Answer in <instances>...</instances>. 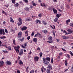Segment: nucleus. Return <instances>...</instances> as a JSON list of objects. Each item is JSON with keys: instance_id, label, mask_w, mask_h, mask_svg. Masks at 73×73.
Returning <instances> with one entry per match:
<instances>
[{"instance_id": "f257e3e1", "label": "nucleus", "mask_w": 73, "mask_h": 73, "mask_svg": "<svg viewBox=\"0 0 73 73\" xmlns=\"http://www.w3.org/2000/svg\"><path fill=\"white\" fill-rule=\"evenodd\" d=\"M42 59L43 60V63H44L45 65H48L49 64V61H48L47 60H46L45 58H43Z\"/></svg>"}, {"instance_id": "f03ea898", "label": "nucleus", "mask_w": 73, "mask_h": 73, "mask_svg": "<svg viewBox=\"0 0 73 73\" xmlns=\"http://www.w3.org/2000/svg\"><path fill=\"white\" fill-rule=\"evenodd\" d=\"M48 39L49 41H47V42H49V43H53V41H52V36H50L48 38Z\"/></svg>"}, {"instance_id": "7ed1b4c3", "label": "nucleus", "mask_w": 73, "mask_h": 73, "mask_svg": "<svg viewBox=\"0 0 73 73\" xmlns=\"http://www.w3.org/2000/svg\"><path fill=\"white\" fill-rule=\"evenodd\" d=\"M5 31L4 29H1L0 30V34L1 35H5Z\"/></svg>"}, {"instance_id": "20e7f679", "label": "nucleus", "mask_w": 73, "mask_h": 73, "mask_svg": "<svg viewBox=\"0 0 73 73\" xmlns=\"http://www.w3.org/2000/svg\"><path fill=\"white\" fill-rule=\"evenodd\" d=\"M39 59V57L37 56H36L34 57V61L37 62L38 61V59Z\"/></svg>"}, {"instance_id": "39448f33", "label": "nucleus", "mask_w": 73, "mask_h": 73, "mask_svg": "<svg viewBox=\"0 0 73 73\" xmlns=\"http://www.w3.org/2000/svg\"><path fill=\"white\" fill-rule=\"evenodd\" d=\"M6 64L7 65H11L12 64V63L11 62V61L7 60L6 62Z\"/></svg>"}, {"instance_id": "423d86ee", "label": "nucleus", "mask_w": 73, "mask_h": 73, "mask_svg": "<svg viewBox=\"0 0 73 73\" xmlns=\"http://www.w3.org/2000/svg\"><path fill=\"white\" fill-rule=\"evenodd\" d=\"M4 64V62L3 61L1 60L0 61V67L3 66Z\"/></svg>"}, {"instance_id": "0eeeda50", "label": "nucleus", "mask_w": 73, "mask_h": 73, "mask_svg": "<svg viewBox=\"0 0 73 73\" xmlns=\"http://www.w3.org/2000/svg\"><path fill=\"white\" fill-rule=\"evenodd\" d=\"M52 10H53L54 13V14L56 15L57 13V10L54 9V8H53Z\"/></svg>"}, {"instance_id": "6e6552de", "label": "nucleus", "mask_w": 73, "mask_h": 73, "mask_svg": "<svg viewBox=\"0 0 73 73\" xmlns=\"http://www.w3.org/2000/svg\"><path fill=\"white\" fill-rule=\"evenodd\" d=\"M62 37L63 39H64V40H68V36H65V35L63 36H62Z\"/></svg>"}, {"instance_id": "1a4fd4ad", "label": "nucleus", "mask_w": 73, "mask_h": 73, "mask_svg": "<svg viewBox=\"0 0 73 73\" xmlns=\"http://www.w3.org/2000/svg\"><path fill=\"white\" fill-rule=\"evenodd\" d=\"M22 35V32H19L18 33V37L21 38V36Z\"/></svg>"}, {"instance_id": "9d476101", "label": "nucleus", "mask_w": 73, "mask_h": 73, "mask_svg": "<svg viewBox=\"0 0 73 73\" xmlns=\"http://www.w3.org/2000/svg\"><path fill=\"white\" fill-rule=\"evenodd\" d=\"M27 29V27L25 26L23 27L21 29L22 31H23L26 30Z\"/></svg>"}, {"instance_id": "9b49d317", "label": "nucleus", "mask_w": 73, "mask_h": 73, "mask_svg": "<svg viewBox=\"0 0 73 73\" xmlns=\"http://www.w3.org/2000/svg\"><path fill=\"white\" fill-rule=\"evenodd\" d=\"M35 22L36 24H38V23H39V24H40L41 23V21L40 20H38V19L36 20L35 21Z\"/></svg>"}, {"instance_id": "f8f14e48", "label": "nucleus", "mask_w": 73, "mask_h": 73, "mask_svg": "<svg viewBox=\"0 0 73 73\" xmlns=\"http://www.w3.org/2000/svg\"><path fill=\"white\" fill-rule=\"evenodd\" d=\"M48 68H49L48 69H50V70H52L53 69L52 68V66L50 65H48Z\"/></svg>"}, {"instance_id": "ddd939ff", "label": "nucleus", "mask_w": 73, "mask_h": 73, "mask_svg": "<svg viewBox=\"0 0 73 73\" xmlns=\"http://www.w3.org/2000/svg\"><path fill=\"white\" fill-rule=\"evenodd\" d=\"M23 54V50H21L20 52H19V55L20 56V55H21Z\"/></svg>"}, {"instance_id": "4468645a", "label": "nucleus", "mask_w": 73, "mask_h": 73, "mask_svg": "<svg viewBox=\"0 0 73 73\" xmlns=\"http://www.w3.org/2000/svg\"><path fill=\"white\" fill-rule=\"evenodd\" d=\"M10 22L11 23H14V21H13V19L12 17H10Z\"/></svg>"}, {"instance_id": "2eb2a0df", "label": "nucleus", "mask_w": 73, "mask_h": 73, "mask_svg": "<svg viewBox=\"0 0 73 73\" xmlns=\"http://www.w3.org/2000/svg\"><path fill=\"white\" fill-rule=\"evenodd\" d=\"M14 49L16 51V52H17V53L18 54L19 52V49L16 48H14Z\"/></svg>"}, {"instance_id": "dca6fc26", "label": "nucleus", "mask_w": 73, "mask_h": 73, "mask_svg": "<svg viewBox=\"0 0 73 73\" xmlns=\"http://www.w3.org/2000/svg\"><path fill=\"white\" fill-rule=\"evenodd\" d=\"M45 59L46 60L48 61H50V59L49 57H47L46 58H45Z\"/></svg>"}, {"instance_id": "f3484780", "label": "nucleus", "mask_w": 73, "mask_h": 73, "mask_svg": "<svg viewBox=\"0 0 73 73\" xmlns=\"http://www.w3.org/2000/svg\"><path fill=\"white\" fill-rule=\"evenodd\" d=\"M61 16V14H57V15H56V16L57 17H58V18H59L60 16Z\"/></svg>"}, {"instance_id": "a211bd4d", "label": "nucleus", "mask_w": 73, "mask_h": 73, "mask_svg": "<svg viewBox=\"0 0 73 73\" xmlns=\"http://www.w3.org/2000/svg\"><path fill=\"white\" fill-rule=\"evenodd\" d=\"M70 19H68L66 20V25H68V23H70Z\"/></svg>"}, {"instance_id": "6ab92c4d", "label": "nucleus", "mask_w": 73, "mask_h": 73, "mask_svg": "<svg viewBox=\"0 0 73 73\" xmlns=\"http://www.w3.org/2000/svg\"><path fill=\"white\" fill-rule=\"evenodd\" d=\"M42 32H44V33L45 34H46L48 33V31L46 30H44V31L43 30L42 31Z\"/></svg>"}, {"instance_id": "aec40b11", "label": "nucleus", "mask_w": 73, "mask_h": 73, "mask_svg": "<svg viewBox=\"0 0 73 73\" xmlns=\"http://www.w3.org/2000/svg\"><path fill=\"white\" fill-rule=\"evenodd\" d=\"M19 40L21 41V42H23V40H24V38L23 37L22 39L21 38H19L18 39Z\"/></svg>"}, {"instance_id": "412c9836", "label": "nucleus", "mask_w": 73, "mask_h": 73, "mask_svg": "<svg viewBox=\"0 0 73 73\" xmlns=\"http://www.w3.org/2000/svg\"><path fill=\"white\" fill-rule=\"evenodd\" d=\"M32 3L33 4V5L34 6H36V5H37V4H35V1H33L32 2Z\"/></svg>"}, {"instance_id": "4be33fe9", "label": "nucleus", "mask_w": 73, "mask_h": 73, "mask_svg": "<svg viewBox=\"0 0 73 73\" xmlns=\"http://www.w3.org/2000/svg\"><path fill=\"white\" fill-rule=\"evenodd\" d=\"M19 64L21 66L22 65H23V63L21 60H20L19 62Z\"/></svg>"}, {"instance_id": "5701e85b", "label": "nucleus", "mask_w": 73, "mask_h": 73, "mask_svg": "<svg viewBox=\"0 0 73 73\" xmlns=\"http://www.w3.org/2000/svg\"><path fill=\"white\" fill-rule=\"evenodd\" d=\"M40 5L41 6H42V7H46V5L44 3H42H42H41Z\"/></svg>"}, {"instance_id": "b1692460", "label": "nucleus", "mask_w": 73, "mask_h": 73, "mask_svg": "<svg viewBox=\"0 0 73 73\" xmlns=\"http://www.w3.org/2000/svg\"><path fill=\"white\" fill-rule=\"evenodd\" d=\"M58 18L56 17L54 19V22H56L57 21H58Z\"/></svg>"}, {"instance_id": "393cba45", "label": "nucleus", "mask_w": 73, "mask_h": 73, "mask_svg": "<svg viewBox=\"0 0 73 73\" xmlns=\"http://www.w3.org/2000/svg\"><path fill=\"white\" fill-rule=\"evenodd\" d=\"M22 22H19V23H17L18 26H20V25H21V24H22Z\"/></svg>"}, {"instance_id": "a878e982", "label": "nucleus", "mask_w": 73, "mask_h": 73, "mask_svg": "<svg viewBox=\"0 0 73 73\" xmlns=\"http://www.w3.org/2000/svg\"><path fill=\"white\" fill-rule=\"evenodd\" d=\"M46 72L47 73H50V69H48L46 70Z\"/></svg>"}, {"instance_id": "bb28decb", "label": "nucleus", "mask_w": 73, "mask_h": 73, "mask_svg": "<svg viewBox=\"0 0 73 73\" xmlns=\"http://www.w3.org/2000/svg\"><path fill=\"white\" fill-rule=\"evenodd\" d=\"M42 37V35H41V34L39 33H38V37H39V38H41V37Z\"/></svg>"}, {"instance_id": "cd10ccee", "label": "nucleus", "mask_w": 73, "mask_h": 73, "mask_svg": "<svg viewBox=\"0 0 73 73\" xmlns=\"http://www.w3.org/2000/svg\"><path fill=\"white\" fill-rule=\"evenodd\" d=\"M68 31L70 33H72L73 32V30L72 29H68Z\"/></svg>"}, {"instance_id": "c85d7f7f", "label": "nucleus", "mask_w": 73, "mask_h": 73, "mask_svg": "<svg viewBox=\"0 0 73 73\" xmlns=\"http://www.w3.org/2000/svg\"><path fill=\"white\" fill-rule=\"evenodd\" d=\"M64 62H65V64L66 66H68L67 64H68V63L67 62V60H66Z\"/></svg>"}, {"instance_id": "c756f323", "label": "nucleus", "mask_w": 73, "mask_h": 73, "mask_svg": "<svg viewBox=\"0 0 73 73\" xmlns=\"http://www.w3.org/2000/svg\"><path fill=\"white\" fill-rule=\"evenodd\" d=\"M14 48H16V49H19L20 48V46H17V47H14Z\"/></svg>"}, {"instance_id": "7c9ffc66", "label": "nucleus", "mask_w": 73, "mask_h": 73, "mask_svg": "<svg viewBox=\"0 0 73 73\" xmlns=\"http://www.w3.org/2000/svg\"><path fill=\"white\" fill-rule=\"evenodd\" d=\"M37 38H34L33 40V41L34 42H36L37 41Z\"/></svg>"}, {"instance_id": "2f4dec72", "label": "nucleus", "mask_w": 73, "mask_h": 73, "mask_svg": "<svg viewBox=\"0 0 73 73\" xmlns=\"http://www.w3.org/2000/svg\"><path fill=\"white\" fill-rule=\"evenodd\" d=\"M3 53H8V51H7V50H3Z\"/></svg>"}, {"instance_id": "473e14b6", "label": "nucleus", "mask_w": 73, "mask_h": 73, "mask_svg": "<svg viewBox=\"0 0 73 73\" xmlns=\"http://www.w3.org/2000/svg\"><path fill=\"white\" fill-rule=\"evenodd\" d=\"M19 3H17L14 6L17 7L19 6Z\"/></svg>"}, {"instance_id": "72a5a7b5", "label": "nucleus", "mask_w": 73, "mask_h": 73, "mask_svg": "<svg viewBox=\"0 0 73 73\" xmlns=\"http://www.w3.org/2000/svg\"><path fill=\"white\" fill-rule=\"evenodd\" d=\"M42 15L41 13H39L38 15V17H41L42 16Z\"/></svg>"}, {"instance_id": "f704fd0d", "label": "nucleus", "mask_w": 73, "mask_h": 73, "mask_svg": "<svg viewBox=\"0 0 73 73\" xmlns=\"http://www.w3.org/2000/svg\"><path fill=\"white\" fill-rule=\"evenodd\" d=\"M34 37H38V33H37L34 36Z\"/></svg>"}, {"instance_id": "c9c22d12", "label": "nucleus", "mask_w": 73, "mask_h": 73, "mask_svg": "<svg viewBox=\"0 0 73 73\" xmlns=\"http://www.w3.org/2000/svg\"><path fill=\"white\" fill-rule=\"evenodd\" d=\"M18 21L19 22H22V20L21 19V18H19L18 19Z\"/></svg>"}, {"instance_id": "e433bc0d", "label": "nucleus", "mask_w": 73, "mask_h": 73, "mask_svg": "<svg viewBox=\"0 0 73 73\" xmlns=\"http://www.w3.org/2000/svg\"><path fill=\"white\" fill-rule=\"evenodd\" d=\"M12 2V3H13V4H15V2H16L15 0H11Z\"/></svg>"}, {"instance_id": "4c0bfd02", "label": "nucleus", "mask_w": 73, "mask_h": 73, "mask_svg": "<svg viewBox=\"0 0 73 73\" xmlns=\"http://www.w3.org/2000/svg\"><path fill=\"white\" fill-rule=\"evenodd\" d=\"M25 36L27 37L28 36V31H27L25 32Z\"/></svg>"}, {"instance_id": "58836bf2", "label": "nucleus", "mask_w": 73, "mask_h": 73, "mask_svg": "<svg viewBox=\"0 0 73 73\" xmlns=\"http://www.w3.org/2000/svg\"><path fill=\"white\" fill-rule=\"evenodd\" d=\"M42 52H40V53H39V55H40V57H42Z\"/></svg>"}, {"instance_id": "ea45409f", "label": "nucleus", "mask_w": 73, "mask_h": 73, "mask_svg": "<svg viewBox=\"0 0 73 73\" xmlns=\"http://www.w3.org/2000/svg\"><path fill=\"white\" fill-rule=\"evenodd\" d=\"M70 53L71 55V56H73V53H72V51H70Z\"/></svg>"}, {"instance_id": "a19ab883", "label": "nucleus", "mask_w": 73, "mask_h": 73, "mask_svg": "<svg viewBox=\"0 0 73 73\" xmlns=\"http://www.w3.org/2000/svg\"><path fill=\"white\" fill-rule=\"evenodd\" d=\"M13 44L14 45H16V42H15V40H13Z\"/></svg>"}, {"instance_id": "79ce46f5", "label": "nucleus", "mask_w": 73, "mask_h": 73, "mask_svg": "<svg viewBox=\"0 0 73 73\" xmlns=\"http://www.w3.org/2000/svg\"><path fill=\"white\" fill-rule=\"evenodd\" d=\"M5 33H8V31H7V30L6 29H5Z\"/></svg>"}, {"instance_id": "37998d69", "label": "nucleus", "mask_w": 73, "mask_h": 73, "mask_svg": "<svg viewBox=\"0 0 73 73\" xmlns=\"http://www.w3.org/2000/svg\"><path fill=\"white\" fill-rule=\"evenodd\" d=\"M19 2V4H21V5H24V4H23V2L22 1H20Z\"/></svg>"}, {"instance_id": "c03bdc74", "label": "nucleus", "mask_w": 73, "mask_h": 73, "mask_svg": "<svg viewBox=\"0 0 73 73\" xmlns=\"http://www.w3.org/2000/svg\"><path fill=\"white\" fill-rule=\"evenodd\" d=\"M23 45L25 46H27V43H24Z\"/></svg>"}, {"instance_id": "a18cd8bd", "label": "nucleus", "mask_w": 73, "mask_h": 73, "mask_svg": "<svg viewBox=\"0 0 73 73\" xmlns=\"http://www.w3.org/2000/svg\"><path fill=\"white\" fill-rule=\"evenodd\" d=\"M70 25L71 27H73V23H70Z\"/></svg>"}, {"instance_id": "49530a36", "label": "nucleus", "mask_w": 73, "mask_h": 73, "mask_svg": "<svg viewBox=\"0 0 73 73\" xmlns=\"http://www.w3.org/2000/svg\"><path fill=\"white\" fill-rule=\"evenodd\" d=\"M8 49L9 50H12V49H11V47L10 46L9 47Z\"/></svg>"}, {"instance_id": "de8ad7c7", "label": "nucleus", "mask_w": 73, "mask_h": 73, "mask_svg": "<svg viewBox=\"0 0 73 73\" xmlns=\"http://www.w3.org/2000/svg\"><path fill=\"white\" fill-rule=\"evenodd\" d=\"M67 56H66V57H68V58H70V55H69V54H68L67 55Z\"/></svg>"}, {"instance_id": "09e8293b", "label": "nucleus", "mask_w": 73, "mask_h": 73, "mask_svg": "<svg viewBox=\"0 0 73 73\" xmlns=\"http://www.w3.org/2000/svg\"><path fill=\"white\" fill-rule=\"evenodd\" d=\"M21 46H22V48H26V46H24V45H21Z\"/></svg>"}, {"instance_id": "8fccbe9b", "label": "nucleus", "mask_w": 73, "mask_h": 73, "mask_svg": "<svg viewBox=\"0 0 73 73\" xmlns=\"http://www.w3.org/2000/svg\"><path fill=\"white\" fill-rule=\"evenodd\" d=\"M13 31H14V30H13V29H11L10 30V32H13Z\"/></svg>"}, {"instance_id": "3c124183", "label": "nucleus", "mask_w": 73, "mask_h": 73, "mask_svg": "<svg viewBox=\"0 0 73 73\" xmlns=\"http://www.w3.org/2000/svg\"><path fill=\"white\" fill-rule=\"evenodd\" d=\"M51 63L52 64H53V58H52L51 59Z\"/></svg>"}, {"instance_id": "603ef678", "label": "nucleus", "mask_w": 73, "mask_h": 73, "mask_svg": "<svg viewBox=\"0 0 73 73\" xmlns=\"http://www.w3.org/2000/svg\"><path fill=\"white\" fill-rule=\"evenodd\" d=\"M62 54H63V53L62 52H60L59 53V56H61V55H62Z\"/></svg>"}, {"instance_id": "864d4df0", "label": "nucleus", "mask_w": 73, "mask_h": 73, "mask_svg": "<svg viewBox=\"0 0 73 73\" xmlns=\"http://www.w3.org/2000/svg\"><path fill=\"white\" fill-rule=\"evenodd\" d=\"M31 36H34V32H33L31 34Z\"/></svg>"}, {"instance_id": "5fc2aeb1", "label": "nucleus", "mask_w": 73, "mask_h": 73, "mask_svg": "<svg viewBox=\"0 0 73 73\" xmlns=\"http://www.w3.org/2000/svg\"><path fill=\"white\" fill-rule=\"evenodd\" d=\"M52 33L54 36H55V34L54 33V31H52Z\"/></svg>"}, {"instance_id": "6e6d98bb", "label": "nucleus", "mask_w": 73, "mask_h": 73, "mask_svg": "<svg viewBox=\"0 0 73 73\" xmlns=\"http://www.w3.org/2000/svg\"><path fill=\"white\" fill-rule=\"evenodd\" d=\"M23 1H25L26 3H28V0H23Z\"/></svg>"}, {"instance_id": "4d7b16f0", "label": "nucleus", "mask_w": 73, "mask_h": 73, "mask_svg": "<svg viewBox=\"0 0 73 73\" xmlns=\"http://www.w3.org/2000/svg\"><path fill=\"white\" fill-rule=\"evenodd\" d=\"M62 50H63V51H64V52H66V50L62 48Z\"/></svg>"}, {"instance_id": "13d9d810", "label": "nucleus", "mask_w": 73, "mask_h": 73, "mask_svg": "<svg viewBox=\"0 0 73 73\" xmlns=\"http://www.w3.org/2000/svg\"><path fill=\"white\" fill-rule=\"evenodd\" d=\"M31 38V36H28V40H29V39Z\"/></svg>"}, {"instance_id": "bf43d9fd", "label": "nucleus", "mask_w": 73, "mask_h": 73, "mask_svg": "<svg viewBox=\"0 0 73 73\" xmlns=\"http://www.w3.org/2000/svg\"><path fill=\"white\" fill-rule=\"evenodd\" d=\"M31 71L32 73H35V70H32Z\"/></svg>"}, {"instance_id": "052dcab7", "label": "nucleus", "mask_w": 73, "mask_h": 73, "mask_svg": "<svg viewBox=\"0 0 73 73\" xmlns=\"http://www.w3.org/2000/svg\"><path fill=\"white\" fill-rule=\"evenodd\" d=\"M17 73H20V70H17Z\"/></svg>"}, {"instance_id": "680f3d73", "label": "nucleus", "mask_w": 73, "mask_h": 73, "mask_svg": "<svg viewBox=\"0 0 73 73\" xmlns=\"http://www.w3.org/2000/svg\"><path fill=\"white\" fill-rule=\"evenodd\" d=\"M58 60H59V59H60V56H58Z\"/></svg>"}, {"instance_id": "e2e57ef3", "label": "nucleus", "mask_w": 73, "mask_h": 73, "mask_svg": "<svg viewBox=\"0 0 73 73\" xmlns=\"http://www.w3.org/2000/svg\"><path fill=\"white\" fill-rule=\"evenodd\" d=\"M67 7L68 9H69L70 8L69 5H67Z\"/></svg>"}, {"instance_id": "0e129e2a", "label": "nucleus", "mask_w": 73, "mask_h": 73, "mask_svg": "<svg viewBox=\"0 0 73 73\" xmlns=\"http://www.w3.org/2000/svg\"><path fill=\"white\" fill-rule=\"evenodd\" d=\"M43 24H44V25H46V24H47V23L44 22V23H43Z\"/></svg>"}, {"instance_id": "69168bd1", "label": "nucleus", "mask_w": 73, "mask_h": 73, "mask_svg": "<svg viewBox=\"0 0 73 73\" xmlns=\"http://www.w3.org/2000/svg\"><path fill=\"white\" fill-rule=\"evenodd\" d=\"M63 32L64 33H66V31L65 30H64Z\"/></svg>"}, {"instance_id": "338daca9", "label": "nucleus", "mask_w": 73, "mask_h": 73, "mask_svg": "<svg viewBox=\"0 0 73 73\" xmlns=\"http://www.w3.org/2000/svg\"><path fill=\"white\" fill-rule=\"evenodd\" d=\"M52 9H53L52 8V7H50V10L51 11H52Z\"/></svg>"}, {"instance_id": "774afa93", "label": "nucleus", "mask_w": 73, "mask_h": 73, "mask_svg": "<svg viewBox=\"0 0 73 73\" xmlns=\"http://www.w3.org/2000/svg\"><path fill=\"white\" fill-rule=\"evenodd\" d=\"M70 70L72 72H73V69H70Z\"/></svg>"}]
</instances>
